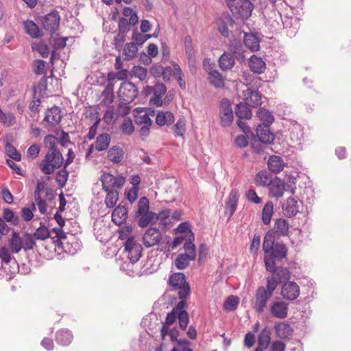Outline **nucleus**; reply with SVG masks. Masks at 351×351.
Instances as JSON below:
<instances>
[{
  "label": "nucleus",
  "mask_w": 351,
  "mask_h": 351,
  "mask_svg": "<svg viewBox=\"0 0 351 351\" xmlns=\"http://www.w3.org/2000/svg\"><path fill=\"white\" fill-rule=\"evenodd\" d=\"M35 239L44 241L50 237V233L47 227L40 223V226L36 229L35 232L32 234Z\"/></svg>",
  "instance_id": "nucleus-50"
},
{
  "label": "nucleus",
  "mask_w": 351,
  "mask_h": 351,
  "mask_svg": "<svg viewBox=\"0 0 351 351\" xmlns=\"http://www.w3.org/2000/svg\"><path fill=\"white\" fill-rule=\"evenodd\" d=\"M234 59L230 53L224 52L219 60L220 68L223 71L231 69L235 64Z\"/></svg>",
  "instance_id": "nucleus-31"
},
{
  "label": "nucleus",
  "mask_w": 351,
  "mask_h": 351,
  "mask_svg": "<svg viewBox=\"0 0 351 351\" xmlns=\"http://www.w3.org/2000/svg\"><path fill=\"white\" fill-rule=\"evenodd\" d=\"M256 132L257 137L262 143L271 144L274 141L275 136L271 132L270 127L268 124L258 125Z\"/></svg>",
  "instance_id": "nucleus-14"
},
{
  "label": "nucleus",
  "mask_w": 351,
  "mask_h": 351,
  "mask_svg": "<svg viewBox=\"0 0 351 351\" xmlns=\"http://www.w3.org/2000/svg\"><path fill=\"white\" fill-rule=\"evenodd\" d=\"M124 250L128 252V258L132 263H136L141 257L142 245L135 240L134 237L125 241Z\"/></svg>",
  "instance_id": "nucleus-10"
},
{
  "label": "nucleus",
  "mask_w": 351,
  "mask_h": 351,
  "mask_svg": "<svg viewBox=\"0 0 351 351\" xmlns=\"http://www.w3.org/2000/svg\"><path fill=\"white\" fill-rule=\"evenodd\" d=\"M232 14L237 19H247L252 14L254 5L250 0H226Z\"/></svg>",
  "instance_id": "nucleus-3"
},
{
  "label": "nucleus",
  "mask_w": 351,
  "mask_h": 351,
  "mask_svg": "<svg viewBox=\"0 0 351 351\" xmlns=\"http://www.w3.org/2000/svg\"><path fill=\"white\" fill-rule=\"evenodd\" d=\"M274 213V204L272 202H267L262 211V221L265 225H268Z\"/></svg>",
  "instance_id": "nucleus-41"
},
{
  "label": "nucleus",
  "mask_w": 351,
  "mask_h": 351,
  "mask_svg": "<svg viewBox=\"0 0 351 351\" xmlns=\"http://www.w3.org/2000/svg\"><path fill=\"white\" fill-rule=\"evenodd\" d=\"M275 291V285L274 283L269 282L267 283L266 288L261 286L259 287L255 294V302L254 304V308L257 313H263L267 306V301L272 296Z\"/></svg>",
  "instance_id": "nucleus-4"
},
{
  "label": "nucleus",
  "mask_w": 351,
  "mask_h": 351,
  "mask_svg": "<svg viewBox=\"0 0 351 351\" xmlns=\"http://www.w3.org/2000/svg\"><path fill=\"white\" fill-rule=\"evenodd\" d=\"M162 239L159 229L149 228L143 237V242L146 247H150L158 245Z\"/></svg>",
  "instance_id": "nucleus-13"
},
{
  "label": "nucleus",
  "mask_w": 351,
  "mask_h": 351,
  "mask_svg": "<svg viewBox=\"0 0 351 351\" xmlns=\"http://www.w3.org/2000/svg\"><path fill=\"white\" fill-rule=\"evenodd\" d=\"M134 76L138 77L140 80H143L147 76V69L141 66H134L132 70Z\"/></svg>",
  "instance_id": "nucleus-62"
},
{
  "label": "nucleus",
  "mask_w": 351,
  "mask_h": 351,
  "mask_svg": "<svg viewBox=\"0 0 351 351\" xmlns=\"http://www.w3.org/2000/svg\"><path fill=\"white\" fill-rule=\"evenodd\" d=\"M289 229V225L285 219L279 218L275 221L274 231H271L274 236H285L287 235Z\"/></svg>",
  "instance_id": "nucleus-27"
},
{
  "label": "nucleus",
  "mask_w": 351,
  "mask_h": 351,
  "mask_svg": "<svg viewBox=\"0 0 351 351\" xmlns=\"http://www.w3.org/2000/svg\"><path fill=\"white\" fill-rule=\"evenodd\" d=\"M58 139L51 134L47 135L44 138V143L47 148V152H55L60 151L57 147Z\"/></svg>",
  "instance_id": "nucleus-46"
},
{
  "label": "nucleus",
  "mask_w": 351,
  "mask_h": 351,
  "mask_svg": "<svg viewBox=\"0 0 351 351\" xmlns=\"http://www.w3.org/2000/svg\"><path fill=\"white\" fill-rule=\"evenodd\" d=\"M122 132L125 134L130 135L134 132V125L130 118L124 119L121 126Z\"/></svg>",
  "instance_id": "nucleus-59"
},
{
  "label": "nucleus",
  "mask_w": 351,
  "mask_h": 351,
  "mask_svg": "<svg viewBox=\"0 0 351 351\" xmlns=\"http://www.w3.org/2000/svg\"><path fill=\"white\" fill-rule=\"evenodd\" d=\"M107 195L105 198V204L109 208L115 206L119 200V192L115 189L108 190L106 191Z\"/></svg>",
  "instance_id": "nucleus-43"
},
{
  "label": "nucleus",
  "mask_w": 351,
  "mask_h": 351,
  "mask_svg": "<svg viewBox=\"0 0 351 351\" xmlns=\"http://www.w3.org/2000/svg\"><path fill=\"white\" fill-rule=\"evenodd\" d=\"M22 249L25 251L33 250L36 245L35 238L28 232H25L22 236Z\"/></svg>",
  "instance_id": "nucleus-42"
},
{
  "label": "nucleus",
  "mask_w": 351,
  "mask_h": 351,
  "mask_svg": "<svg viewBox=\"0 0 351 351\" xmlns=\"http://www.w3.org/2000/svg\"><path fill=\"white\" fill-rule=\"evenodd\" d=\"M22 237H20L19 232L14 231L9 243L11 252L15 254L19 253L22 250Z\"/></svg>",
  "instance_id": "nucleus-37"
},
{
  "label": "nucleus",
  "mask_w": 351,
  "mask_h": 351,
  "mask_svg": "<svg viewBox=\"0 0 351 351\" xmlns=\"http://www.w3.org/2000/svg\"><path fill=\"white\" fill-rule=\"evenodd\" d=\"M233 23L234 20L228 14H223L217 20L218 30L221 34L226 38L229 37V30L228 25H232Z\"/></svg>",
  "instance_id": "nucleus-18"
},
{
  "label": "nucleus",
  "mask_w": 351,
  "mask_h": 351,
  "mask_svg": "<svg viewBox=\"0 0 351 351\" xmlns=\"http://www.w3.org/2000/svg\"><path fill=\"white\" fill-rule=\"evenodd\" d=\"M5 150L8 155L15 161L21 160V154L17 149L10 143H7Z\"/></svg>",
  "instance_id": "nucleus-56"
},
{
  "label": "nucleus",
  "mask_w": 351,
  "mask_h": 351,
  "mask_svg": "<svg viewBox=\"0 0 351 351\" xmlns=\"http://www.w3.org/2000/svg\"><path fill=\"white\" fill-rule=\"evenodd\" d=\"M263 249L266 269H271L276 262L287 259L288 248L282 242H275L274 234L271 230L264 237Z\"/></svg>",
  "instance_id": "nucleus-1"
},
{
  "label": "nucleus",
  "mask_w": 351,
  "mask_h": 351,
  "mask_svg": "<svg viewBox=\"0 0 351 351\" xmlns=\"http://www.w3.org/2000/svg\"><path fill=\"white\" fill-rule=\"evenodd\" d=\"M219 117L220 124L223 128L230 126L234 120L231 104L226 98H223L221 101L219 106Z\"/></svg>",
  "instance_id": "nucleus-9"
},
{
  "label": "nucleus",
  "mask_w": 351,
  "mask_h": 351,
  "mask_svg": "<svg viewBox=\"0 0 351 351\" xmlns=\"http://www.w3.org/2000/svg\"><path fill=\"white\" fill-rule=\"evenodd\" d=\"M128 210L123 206H117L112 213V221L117 226L122 225L127 219Z\"/></svg>",
  "instance_id": "nucleus-23"
},
{
  "label": "nucleus",
  "mask_w": 351,
  "mask_h": 351,
  "mask_svg": "<svg viewBox=\"0 0 351 351\" xmlns=\"http://www.w3.org/2000/svg\"><path fill=\"white\" fill-rule=\"evenodd\" d=\"M136 219H138V226L141 228H145L153 221L159 219V217L154 212H147L142 213V215H139V217Z\"/></svg>",
  "instance_id": "nucleus-35"
},
{
  "label": "nucleus",
  "mask_w": 351,
  "mask_h": 351,
  "mask_svg": "<svg viewBox=\"0 0 351 351\" xmlns=\"http://www.w3.org/2000/svg\"><path fill=\"white\" fill-rule=\"evenodd\" d=\"M25 32L32 38H38L43 35L38 26L33 21L27 20L23 22Z\"/></svg>",
  "instance_id": "nucleus-24"
},
{
  "label": "nucleus",
  "mask_w": 351,
  "mask_h": 351,
  "mask_svg": "<svg viewBox=\"0 0 351 351\" xmlns=\"http://www.w3.org/2000/svg\"><path fill=\"white\" fill-rule=\"evenodd\" d=\"M169 285L171 287L172 291L178 290L179 299L187 298L191 293L190 286L183 273L178 272L171 275L169 278Z\"/></svg>",
  "instance_id": "nucleus-5"
},
{
  "label": "nucleus",
  "mask_w": 351,
  "mask_h": 351,
  "mask_svg": "<svg viewBox=\"0 0 351 351\" xmlns=\"http://www.w3.org/2000/svg\"><path fill=\"white\" fill-rule=\"evenodd\" d=\"M270 311L274 317L285 319L288 314V304L285 302H276L271 306Z\"/></svg>",
  "instance_id": "nucleus-22"
},
{
  "label": "nucleus",
  "mask_w": 351,
  "mask_h": 351,
  "mask_svg": "<svg viewBox=\"0 0 351 351\" xmlns=\"http://www.w3.org/2000/svg\"><path fill=\"white\" fill-rule=\"evenodd\" d=\"M36 209L35 204H32V208L25 207L21 210V216L24 221H29L34 217L32 211Z\"/></svg>",
  "instance_id": "nucleus-61"
},
{
  "label": "nucleus",
  "mask_w": 351,
  "mask_h": 351,
  "mask_svg": "<svg viewBox=\"0 0 351 351\" xmlns=\"http://www.w3.org/2000/svg\"><path fill=\"white\" fill-rule=\"evenodd\" d=\"M101 181L102 189L108 191L112 190L111 188L121 189L124 185L125 179L122 176L114 177L111 173H104L101 177Z\"/></svg>",
  "instance_id": "nucleus-11"
},
{
  "label": "nucleus",
  "mask_w": 351,
  "mask_h": 351,
  "mask_svg": "<svg viewBox=\"0 0 351 351\" xmlns=\"http://www.w3.org/2000/svg\"><path fill=\"white\" fill-rule=\"evenodd\" d=\"M240 194L239 190L233 189L231 190L228 199L226 202V213H228L229 218H230L237 210V204Z\"/></svg>",
  "instance_id": "nucleus-17"
},
{
  "label": "nucleus",
  "mask_w": 351,
  "mask_h": 351,
  "mask_svg": "<svg viewBox=\"0 0 351 351\" xmlns=\"http://www.w3.org/2000/svg\"><path fill=\"white\" fill-rule=\"evenodd\" d=\"M107 110L105 112V114L104 115L103 119L104 122L108 124H114L115 121L117 120L118 115L117 113L116 110H114V108L113 106H107Z\"/></svg>",
  "instance_id": "nucleus-44"
},
{
  "label": "nucleus",
  "mask_w": 351,
  "mask_h": 351,
  "mask_svg": "<svg viewBox=\"0 0 351 351\" xmlns=\"http://www.w3.org/2000/svg\"><path fill=\"white\" fill-rule=\"evenodd\" d=\"M138 93V88L134 84L126 81L121 83L118 92V97L120 101L131 103L137 97Z\"/></svg>",
  "instance_id": "nucleus-8"
},
{
  "label": "nucleus",
  "mask_w": 351,
  "mask_h": 351,
  "mask_svg": "<svg viewBox=\"0 0 351 351\" xmlns=\"http://www.w3.org/2000/svg\"><path fill=\"white\" fill-rule=\"evenodd\" d=\"M40 21L43 29L52 36L59 29L60 15L57 10H53L49 13L40 16Z\"/></svg>",
  "instance_id": "nucleus-6"
},
{
  "label": "nucleus",
  "mask_w": 351,
  "mask_h": 351,
  "mask_svg": "<svg viewBox=\"0 0 351 351\" xmlns=\"http://www.w3.org/2000/svg\"><path fill=\"white\" fill-rule=\"evenodd\" d=\"M281 295L284 299L293 301L300 295L299 286L295 282H286L282 287Z\"/></svg>",
  "instance_id": "nucleus-12"
},
{
  "label": "nucleus",
  "mask_w": 351,
  "mask_h": 351,
  "mask_svg": "<svg viewBox=\"0 0 351 351\" xmlns=\"http://www.w3.org/2000/svg\"><path fill=\"white\" fill-rule=\"evenodd\" d=\"M267 165L271 171L277 173L283 170L285 163L280 156L272 155L268 159Z\"/></svg>",
  "instance_id": "nucleus-25"
},
{
  "label": "nucleus",
  "mask_w": 351,
  "mask_h": 351,
  "mask_svg": "<svg viewBox=\"0 0 351 351\" xmlns=\"http://www.w3.org/2000/svg\"><path fill=\"white\" fill-rule=\"evenodd\" d=\"M69 178V171L66 170V167L63 166V169L58 171L56 174V181L61 188H63L67 182Z\"/></svg>",
  "instance_id": "nucleus-53"
},
{
  "label": "nucleus",
  "mask_w": 351,
  "mask_h": 351,
  "mask_svg": "<svg viewBox=\"0 0 351 351\" xmlns=\"http://www.w3.org/2000/svg\"><path fill=\"white\" fill-rule=\"evenodd\" d=\"M210 76V83L215 88H223L225 85L224 80L221 74L216 69H211L209 72Z\"/></svg>",
  "instance_id": "nucleus-40"
},
{
  "label": "nucleus",
  "mask_w": 351,
  "mask_h": 351,
  "mask_svg": "<svg viewBox=\"0 0 351 351\" xmlns=\"http://www.w3.org/2000/svg\"><path fill=\"white\" fill-rule=\"evenodd\" d=\"M271 180V173L265 170L258 172L254 178L256 184L261 186H268Z\"/></svg>",
  "instance_id": "nucleus-38"
},
{
  "label": "nucleus",
  "mask_w": 351,
  "mask_h": 351,
  "mask_svg": "<svg viewBox=\"0 0 351 351\" xmlns=\"http://www.w3.org/2000/svg\"><path fill=\"white\" fill-rule=\"evenodd\" d=\"M282 210L285 216L292 217L299 211L300 203L294 197H289L282 204Z\"/></svg>",
  "instance_id": "nucleus-20"
},
{
  "label": "nucleus",
  "mask_w": 351,
  "mask_h": 351,
  "mask_svg": "<svg viewBox=\"0 0 351 351\" xmlns=\"http://www.w3.org/2000/svg\"><path fill=\"white\" fill-rule=\"evenodd\" d=\"M137 51L138 49L136 44L134 43H129L124 47L123 55L125 56V59L131 60L136 56Z\"/></svg>",
  "instance_id": "nucleus-52"
},
{
  "label": "nucleus",
  "mask_w": 351,
  "mask_h": 351,
  "mask_svg": "<svg viewBox=\"0 0 351 351\" xmlns=\"http://www.w3.org/2000/svg\"><path fill=\"white\" fill-rule=\"evenodd\" d=\"M3 217L5 221L10 223L13 226H18L20 222V219L18 215H16L9 208H5L3 211Z\"/></svg>",
  "instance_id": "nucleus-51"
},
{
  "label": "nucleus",
  "mask_w": 351,
  "mask_h": 351,
  "mask_svg": "<svg viewBox=\"0 0 351 351\" xmlns=\"http://www.w3.org/2000/svg\"><path fill=\"white\" fill-rule=\"evenodd\" d=\"M257 117L261 121H263V124H268L270 125V124H271L274 121V117L272 114L269 110L263 108H260L257 111Z\"/></svg>",
  "instance_id": "nucleus-48"
},
{
  "label": "nucleus",
  "mask_w": 351,
  "mask_h": 351,
  "mask_svg": "<svg viewBox=\"0 0 351 351\" xmlns=\"http://www.w3.org/2000/svg\"><path fill=\"white\" fill-rule=\"evenodd\" d=\"M130 26L128 19L125 17H121L118 23V32L125 35L130 31Z\"/></svg>",
  "instance_id": "nucleus-58"
},
{
  "label": "nucleus",
  "mask_w": 351,
  "mask_h": 351,
  "mask_svg": "<svg viewBox=\"0 0 351 351\" xmlns=\"http://www.w3.org/2000/svg\"><path fill=\"white\" fill-rule=\"evenodd\" d=\"M73 339V335L68 330L61 329L56 332V340L62 346L69 345Z\"/></svg>",
  "instance_id": "nucleus-33"
},
{
  "label": "nucleus",
  "mask_w": 351,
  "mask_h": 351,
  "mask_svg": "<svg viewBox=\"0 0 351 351\" xmlns=\"http://www.w3.org/2000/svg\"><path fill=\"white\" fill-rule=\"evenodd\" d=\"M174 68V76L177 78V80L178 82L179 86L182 89H185L186 88V84L185 81L183 80V73L180 67V66L177 64H173Z\"/></svg>",
  "instance_id": "nucleus-57"
},
{
  "label": "nucleus",
  "mask_w": 351,
  "mask_h": 351,
  "mask_svg": "<svg viewBox=\"0 0 351 351\" xmlns=\"http://www.w3.org/2000/svg\"><path fill=\"white\" fill-rule=\"evenodd\" d=\"M274 328L278 336L281 339L291 337L293 332V328L289 324L280 323L276 324Z\"/></svg>",
  "instance_id": "nucleus-36"
},
{
  "label": "nucleus",
  "mask_w": 351,
  "mask_h": 351,
  "mask_svg": "<svg viewBox=\"0 0 351 351\" xmlns=\"http://www.w3.org/2000/svg\"><path fill=\"white\" fill-rule=\"evenodd\" d=\"M174 120V116L170 111H160L156 117V123L159 126L170 125Z\"/></svg>",
  "instance_id": "nucleus-28"
},
{
  "label": "nucleus",
  "mask_w": 351,
  "mask_h": 351,
  "mask_svg": "<svg viewBox=\"0 0 351 351\" xmlns=\"http://www.w3.org/2000/svg\"><path fill=\"white\" fill-rule=\"evenodd\" d=\"M176 232L182 234V236L190 240H194V234L190 229V224L188 222L181 223L176 229Z\"/></svg>",
  "instance_id": "nucleus-47"
},
{
  "label": "nucleus",
  "mask_w": 351,
  "mask_h": 351,
  "mask_svg": "<svg viewBox=\"0 0 351 351\" xmlns=\"http://www.w3.org/2000/svg\"><path fill=\"white\" fill-rule=\"evenodd\" d=\"M271 342V330L269 327H265L258 336V347L267 349Z\"/></svg>",
  "instance_id": "nucleus-30"
},
{
  "label": "nucleus",
  "mask_w": 351,
  "mask_h": 351,
  "mask_svg": "<svg viewBox=\"0 0 351 351\" xmlns=\"http://www.w3.org/2000/svg\"><path fill=\"white\" fill-rule=\"evenodd\" d=\"M62 118V115L61 114L60 108L55 106L47 110L43 121L47 122L49 125L54 126L60 123Z\"/></svg>",
  "instance_id": "nucleus-19"
},
{
  "label": "nucleus",
  "mask_w": 351,
  "mask_h": 351,
  "mask_svg": "<svg viewBox=\"0 0 351 351\" xmlns=\"http://www.w3.org/2000/svg\"><path fill=\"white\" fill-rule=\"evenodd\" d=\"M239 303V299L236 295H230L225 300L223 307L225 311H234L237 308Z\"/></svg>",
  "instance_id": "nucleus-45"
},
{
  "label": "nucleus",
  "mask_w": 351,
  "mask_h": 351,
  "mask_svg": "<svg viewBox=\"0 0 351 351\" xmlns=\"http://www.w3.org/2000/svg\"><path fill=\"white\" fill-rule=\"evenodd\" d=\"M191 260V256L187 255V253L180 254L175 259V265L178 269H184L189 265Z\"/></svg>",
  "instance_id": "nucleus-49"
},
{
  "label": "nucleus",
  "mask_w": 351,
  "mask_h": 351,
  "mask_svg": "<svg viewBox=\"0 0 351 351\" xmlns=\"http://www.w3.org/2000/svg\"><path fill=\"white\" fill-rule=\"evenodd\" d=\"M250 105L245 101V103L240 102L236 106L235 114L240 119H249L252 117V111L250 108Z\"/></svg>",
  "instance_id": "nucleus-32"
},
{
  "label": "nucleus",
  "mask_w": 351,
  "mask_h": 351,
  "mask_svg": "<svg viewBox=\"0 0 351 351\" xmlns=\"http://www.w3.org/2000/svg\"><path fill=\"white\" fill-rule=\"evenodd\" d=\"M268 187L269 195L276 198L282 197L285 191V182L278 177H276L270 181Z\"/></svg>",
  "instance_id": "nucleus-16"
},
{
  "label": "nucleus",
  "mask_w": 351,
  "mask_h": 351,
  "mask_svg": "<svg viewBox=\"0 0 351 351\" xmlns=\"http://www.w3.org/2000/svg\"><path fill=\"white\" fill-rule=\"evenodd\" d=\"M110 143V136L107 133H103L97 136L95 142V149L97 151H104L109 147Z\"/></svg>",
  "instance_id": "nucleus-34"
},
{
  "label": "nucleus",
  "mask_w": 351,
  "mask_h": 351,
  "mask_svg": "<svg viewBox=\"0 0 351 351\" xmlns=\"http://www.w3.org/2000/svg\"><path fill=\"white\" fill-rule=\"evenodd\" d=\"M64 166V158L60 151L47 152L45 158L39 164V168L45 175H51L55 170Z\"/></svg>",
  "instance_id": "nucleus-2"
},
{
  "label": "nucleus",
  "mask_w": 351,
  "mask_h": 351,
  "mask_svg": "<svg viewBox=\"0 0 351 351\" xmlns=\"http://www.w3.org/2000/svg\"><path fill=\"white\" fill-rule=\"evenodd\" d=\"M180 328L185 330L189 323V313L187 311H180L178 313Z\"/></svg>",
  "instance_id": "nucleus-60"
},
{
  "label": "nucleus",
  "mask_w": 351,
  "mask_h": 351,
  "mask_svg": "<svg viewBox=\"0 0 351 351\" xmlns=\"http://www.w3.org/2000/svg\"><path fill=\"white\" fill-rule=\"evenodd\" d=\"M123 150L118 146H113L108 152V158L114 163H119L123 160Z\"/></svg>",
  "instance_id": "nucleus-39"
},
{
  "label": "nucleus",
  "mask_w": 351,
  "mask_h": 351,
  "mask_svg": "<svg viewBox=\"0 0 351 351\" xmlns=\"http://www.w3.org/2000/svg\"><path fill=\"white\" fill-rule=\"evenodd\" d=\"M245 100L251 107L257 108L262 104V95L258 90L247 88L243 92Z\"/></svg>",
  "instance_id": "nucleus-21"
},
{
  "label": "nucleus",
  "mask_w": 351,
  "mask_h": 351,
  "mask_svg": "<svg viewBox=\"0 0 351 351\" xmlns=\"http://www.w3.org/2000/svg\"><path fill=\"white\" fill-rule=\"evenodd\" d=\"M186 241L184 245V248L187 255L191 256V260L194 261L196 258L195 246L193 241L194 240L186 239Z\"/></svg>",
  "instance_id": "nucleus-55"
},
{
  "label": "nucleus",
  "mask_w": 351,
  "mask_h": 351,
  "mask_svg": "<svg viewBox=\"0 0 351 351\" xmlns=\"http://www.w3.org/2000/svg\"><path fill=\"white\" fill-rule=\"evenodd\" d=\"M152 88V90L154 96L162 97L167 91L166 86L162 83H156Z\"/></svg>",
  "instance_id": "nucleus-64"
},
{
  "label": "nucleus",
  "mask_w": 351,
  "mask_h": 351,
  "mask_svg": "<svg viewBox=\"0 0 351 351\" xmlns=\"http://www.w3.org/2000/svg\"><path fill=\"white\" fill-rule=\"evenodd\" d=\"M102 95L104 97V99H103L101 103L104 105L109 106L110 104H112L113 102L114 95V92L112 90H110L105 88L102 93Z\"/></svg>",
  "instance_id": "nucleus-63"
},
{
  "label": "nucleus",
  "mask_w": 351,
  "mask_h": 351,
  "mask_svg": "<svg viewBox=\"0 0 351 351\" xmlns=\"http://www.w3.org/2000/svg\"><path fill=\"white\" fill-rule=\"evenodd\" d=\"M266 270L271 273V277L267 278V283H269V282L274 283L275 289L278 283L288 281L290 278L291 272L287 267H277L276 264H274L271 269Z\"/></svg>",
  "instance_id": "nucleus-7"
},
{
  "label": "nucleus",
  "mask_w": 351,
  "mask_h": 351,
  "mask_svg": "<svg viewBox=\"0 0 351 351\" xmlns=\"http://www.w3.org/2000/svg\"><path fill=\"white\" fill-rule=\"evenodd\" d=\"M229 50L232 56L237 60L241 62L245 59V53L246 51L244 49L243 44L239 39L234 38L230 41Z\"/></svg>",
  "instance_id": "nucleus-15"
},
{
  "label": "nucleus",
  "mask_w": 351,
  "mask_h": 351,
  "mask_svg": "<svg viewBox=\"0 0 351 351\" xmlns=\"http://www.w3.org/2000/svg\"><path fill=\"white\" fill-rule=\"evenodd\" d=\"M260 40L252 33H245L244 35V44L252 51H256L260 49Z\"/></svg>",
  "instance_id": "nucleus-29"
},
{
  "label": "nucleus",
  "mask_w": 351,
  "mask_h": 351,
  "mask_svg": "<svg viewBox=\"0 0 351 351\" xmlns=\"http://www.w3.org/2000/svg\"><path fill=\"white\" fill-rule=\"evenodd\" d=\"M149 200L146 197H142L140 198L138 202V211L135 214V218L139 217V215L142 213H145L149 211Z\"/></svg>",
  "instance_id": "nucleus-54"
},
{
  "label": "nucleus",
  "mask_w": 351,
  "mask_h": 351,
  "mask_svg": "<svg viewBox=\"0 0 351 351\" xmlns=\"http://www.w3.org/2000/svg\"><path fill=\"white\" fill-rule=\"evenodd\" d=\"M249 66L254 73L261 74L265 71L266 64L262 58L252 55L249 60Z\"/></svg>",
  "instance_id": "nucleus-26"
}]
</instances>
